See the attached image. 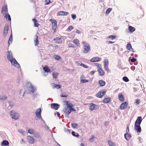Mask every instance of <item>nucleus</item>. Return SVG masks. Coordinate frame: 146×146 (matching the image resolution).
<instances>
[{"mask_svg": "<svg viewBox=\"0 0 146 146\" xmlns=\"http://www.w3.org/2000/svg\"><path fill=\"white\" fill-rule=\"evenodd\" d=\"M135 129L138 132H140L141 131V127L140 125H135Z\"/></svg>", "mask_w": 146, "mask_h": 146, "instance_id": "18", "label": "nucleus"}, {"mask_svg": "<svg viewBox=\"0 0 146 146\" xmlns=\"http://www.w3.org/2000/svg\"><path fill=\"white\" fill-rule=\"evenodd\" d=\"M5 17L6 18L7 20L8 21H11V18L10 15L8 13L5 14Z\"/></svg>", "mask_w": 146, "mask_h": 146, "instance_id": "32", "label": "nucleus"}, {"mask_svg": "<svg viewBox=\"0 0 146 146\" xmlns=\"http://www.w3.org/2000/svg\"><path fill=\"white\" fill-rule=\"evenodd\" d=\"M81 146H84V145L83 143H82L80 144Z\"/></svg>", "mask_w": 146, "mask_h": 146, "instance_id": "64", "label": "nucleus"}, {"mask_svg": "<svg viewBox=\"0 0 146 146\" xmlns=\"http://www.w3.org/2000/svg\"><path fill=\"white\" fill-rule=\"evenodd\" d=\"M76 33H77L80 34L81 33V32L80 31L76 29Z\"/></svg>", "mask_w": 146, "mask_h": 146, "instance_id": "59", "label": "nucleus"}, {"mask_svg": "<svg viewBox=\"0 0 146 146\" xmlns=\"http://www.w3.org/2000/svg\"><path fill=\"white\" fill-rule=\"evenodd\" d=\"M72 126L73 128H77L78 127V124L76 123H72Z\"/></svg>", "mask_w": 146, "mask_h": 146, "instance_id": "38", "label": "nucleus"}, {"mask_svg": "<svg viewBox=\"0 0 146 146\" xmlns=\"http://www.w3.org/2000/svg\"><path fill=\"white\" fill-rule=\"evenodd\" d=\"M8 12V11L7 5H6L4 6H3L2 8L1 13H7Z\"/></svg>", "mask_w": 146, "mask_h": 146, "instance_id": "15", "label": "nucleus"}, {"mask_svg": "<svg viewBox=\"0 0 146 146\" xmlns=\"http://www.w3.org/2000/svg\"><path fill=\"white\" fill-rule=\"evenodd\" d=\"M128 105V103L127 102H125L122 103L120 106V109L121 110H123L127 108Z\"/></svg>", "mask_w": 146, "mask_h": 146, "instance_id": "8", "label": "nucleus"}, {"mask_svg": "<svg viewBox=\"0 0 146 146\" xmlns=\"http://www.w3.org/2000/svg\"><path fill=\"white\" fill-rule=\"evenodd\" d=\"M13 41V37L12 35L11 34L9 38L8 41V44L9 45H10V44Z\"/></svg>", "mask_w": 146, "mask_h": 146, "instance_id": "28", "label": "nucleus"}, {"mask_svg": "<svg viewBox=\"0 0 146 146\" xmlns=\"http://www.w3.org/2000/svg\"><path fill=\"white\" fill-rule=\"evenodd\" d=\"M111 100V98L108 97L107 98H105L103 100V102L104 104L109 103Z\"/></svg>", "mask_w": 146, "mask_h": 146, "instance_id": "20", "label": "nucleus"}, {"mask_svg": "<svg viewBox=\"0 0 146 146\" xmlns=\"http://www.w3.org/2000/svg\"><path fill=\"white\" fill-rule=\"evenodd\" d=\"M95 65L97 67L98 70L101 69V66L100 64L96 63L95 64Z\"/></svg>", "mask_w": 146, "mask_h": 146, "instance_id": "40", "label": "nucleus"}, {"mask_svg": "<svg viewBox=\"0 0 146 146\" xmlns=\"http://www.w3.org/2000/svg\"><path fill=\"white\" fill-rule=\"evenodd\" d=\"M126 132V133L124 134V137L125 139L127 140V138L126 136L127 135H128V134L129 132V126L128 125L127 126Z\"/></svg>", "mask_w": 146, "mask_h": 146, "instance_id": "26", "label": "nucleus"}, {"mask_svg": "<svg viewBox=\"0 0 146 146\" xmlns=\"http://www.w3.org/2000/svg\"><path fill=\"white\" fill-rule=\"evenodd\" d=\"M7 97L5 96H0V99L1 100H5L7 99Z\"/></svg>", "mask_w": 146, "mask_h": 146, "instance_id": "43", "label": "nucleus"}, {"mask_svg": "<svg viewBox=\"0 0 146 146\" xmlns=\"http://www.w3.org/2000/svg\"><path fill=\"white\" fill-rule=\"evenodd\" d=\"M74 131H72V134L73 136L76 137H78L79 136V135L78 133H77L76 135Z\"/></svg>", "mask_w": 146, "mask_h": 146, "instance_id": "49", "label": "nucleus"}, {"mask_svg": "<svg viewBox=\"0 0 146 146\" xmlns=\"http://www.w3.org/2000/svg\"><path fill=\"white\" fill-rule=\"evenodd\" d=\"M95 138V137L94 135L91 136V138L89 139V140L91 141V142H93L94 141V140H92V139H94Z\"/></svg>", "mask_w": 146, "mask_h": 146, "instance_id": "54", "label": "nucleus"}, {"mask_svg": "<svg viewBox=\"0 0 146 146\" xmlns=\"http://www.w3.org/2000/svg\"><path fill=\"white\" fill-rule=\"evenodd\" d=\"M52 84L54 88L59 89L60 88V85L54 83H53Z\"/></svg>", "mask_w": 146, "mask_h": 146, "instance_id": "30", "label": "nucleus"}, {"mask_svg": "<svg viewBox=\"0 0 146 146\" xmlns=\"http://www.w3.org/2000/svg\"><path fill=\"white\" fill-rule=\"evenodd\" d=\"M36 38L34 40L35 44V46H36L38 45L39 44V42L38 40V37L37 35L36 36Z\"/></svg>", "mask_w": 146, "mask_h": 146, "instance_id": "27", "label": "nucleus"}, {"mask_svg": "<svg viewBox=\"0 0 146 146\" xmlns=\"http://www.w3.org/2000/svg\"><path fill=\"white\" fill-rule=\"evenodd\" d=\"M65 105L67 106V108H65L63 110V111L66 114H69L72 111H75L76 110L73 108L74 105L71 104L68 101H64Z\"/></svg>", "mask_w": 146, "mask_h": 146, "instance_id": "1", "label": "nucleus"}, {"mask_svg": "<svg viewBox=\"0 0 146 146\" xmlns=\"http://www.w3.org/2000/svg\"><path fill=\"white\" fill-rule=\"evenodd\" d=\"M58 73H57L56 72H54L52 73V75L53 77L55 78H56L58 77Z\"/></svg>", "mask_w": 146, "mask_h": 146, "instance_id": "34", "label": "nucleus"}, {"mask_svg": "<svg viewBox=\"0 0 146 146\" xmlns=\"http://www.w3.org/2000/svg\"><path fill=\"white\" fill-rule=\"evenodd\" d=\"M104 65H108V59H105L104 60Z\"/></svg>", "mask_w": 146, "mask_h": 146, "instance_id": "44", "label": "nucleus"}, {"mask_svg": "<svg viewBox=\"0 0 146 146\" xmlns=\"http://www.w3.org/2000/svg\"><path fill=\"white\" fill-rule=\"evenodd\" d=\"M74 43L78 46H80V41L78 40L77 39H74L73 41Z\"/></svg>", "mask_w": 146, "mask_h": 146, "instance_id": "25", "label": "nucleus"}, {"mask_svg": "<svg viewBox=\"0 0 146 146\" xmlns=\"http://www.w3.org/2000/svg\"><path fill=\"white\" fill-rule=\"evenodd\" d=\"M50 21L52 22V28L54 31L56 30L57 25V22L55 20L51 19H50Z\"/></svg>", "mask_w": 146, "mask_h": 146, "instance_id": "6", "label": "nucleus"}, {"mask_svg": "<svg viewBox=\"0 0 146 146\" xmlns=\"http://www.w3.org/2000/svg\"><path fill=\"white\" fill-rule=\"evenodd\" d=\"M112 10V8H109L107 10L106 13L107 14H109L111 11Z\"/></svg>", "mask_w": 146, "mask_h": 146, "instance_id": "46", "label": "nucleus"}, {"mask_svg": "<svg viewBox=\"0 0 146 146\" xmlns=\"http://www.w3.org/2000/svg\"><path fill=\"white\" fill-rule=\"evenodd\" d=\"M59 105L57 104L53 103L51 104V108L55 110H57L58 108Z\"/></svg>", "mask_w": 146, "mask_h": 146, "instance_id": "14", "label": "nucleus"}, {"mask_svg": "<svg viewBox=\"0 0 146 146\" xmlns=\"http://www.w3.org/2000/svg\"><path fill=\"white\" fill-rule=\"evenodd\" d=\"M34 130L33 129H29L28 130V132L31 134H33L34 132Z\"/></svg>", "mask_w": 146, "mask_h": 146, "instance_id": "41", "label": "nucleus"}, {"mask_svg": "<svg viewBox=\"0 0 146 146\" xmlns=\"http://www.w3.org/2000/svg\"><path fill=\"white\" fill-rule=\"evenodd\" d=\"M123 79L125 82H127L129 81L128 78L126 76L124 77L123 78Z\"/></svg>", "mask_w": 146, "mask_h": 146, "instance_id": "47", "label": "nucleus"}, {"mask_svg": "<svg viewBox=\"0 0 146 146\" xmlns=\"http://www.w3.org/2000/svg\"><path fill=\"white\" fill-rule=\"evenodd\" d=\"M35 137H36L38 138H41L40 136L38 135H36V136H35Z\"/></svg>", "mask_w": 146, "mask_h": 146, "instance_id": "60", "label": "nucleus"}, {"mask_svg": "<svg viewBox=\"0 0 146 146\" xmlns=\"http://www.w3.org/2000/svg\"><path fill=\"white\" fill-rule=\"evenodd\" d=\"M114 42H113L112 41H109L108 42V43L109 44H112V43H113Z\"/></svg>", "mask_w": 146, "mask_h": 146, "instance_id": "63", "label": "nucleus"}, {"mask_svg": "<svg viewBox=\"0 0 146 146\" xmlns=\"http://www.w3.org/2000/svg\"><path fill=\"white\" fill-rule=\"evenodd\" d=\"M8 54L7 55L8 59L11 62L12 65L17 67H19L20 66V65L15 59L13 58L12 53L9 51H8Z\"/></svg>", "mask_w": 146, "mask_h": 146, "instance_id": "2", "label": "nucleus"}, {"mask_svg": "<svg viewBox=\"0 0 146 146\" xmlns=\"http://www.w3.org/2000/svg\"><path fill=\"white\" fill-rule=\"evenodd\" d=\"M28 142L30 144H33L34 143V140L33 137L31 136H28L27 137Z\"/></svg>", "mask_w": 146, "mask_h": 146, "instance_id": "10", "label": "nucleus"}, {"mask_svg": "<svg viewBox=\"0 0 146 146\" xmlns=\"http://www.w3.org/2000/svg\"><path fill=\"white\" fill-rule=\"evenodd\" d=\"M128 29L129 31L131 32H133L135 31V29L134 27H132L131 26H129V27Z\"/></svg>", "mask_w": 146, "mask_h": 146, "instance_id": "29", "label": "nucleus"}, {"mask_svg": "<svg viewBox=\"0 0 146 146\" xmlns=\"http://www.w3.org/2000/svg\"><path fill=\"white\" fill-rule=\"evenodd\" d=\"M4 145H7L9 144V142L7 140H4L1 143V144Z\"/></svg>", "mask_w": 146, "mask_h": 146, "instance_id": "37", "label": "nucleus"}, {"mask_svg": "<svg viewBox=\"0 0 146 146\" xmlns=\"http://www.w3.org/2000/svg\"><path fill=\"white\" fill-rule=\"evenodd\" d=\"M73 28L72 26H70L68 27L67 30L69 32H70L73 29Z\"/></svg>", "mask_w": 146, "mask_h": 146, "instance_id": "45", "label": "nucleus"}, {"mask_svg": "<svg viewBox=\"0 0 146 146\" xmlns=\"http://www.w3.org/2000/svg\"><path fill=\"white\" fill-rule=\"evenodd\" d=\"M98 71L99 73L101 75L103 76L104 74V70L101 68L98 70Z\"/></svg>", "mask_w": 146, "mask_h": 146, "instance_id": "31", "label": "nucleus"}, {"mask_svg": "<svg viewBox=\"0 0 146 146\" xmlns=\"http://www.w3.org/2000/svg\"><path fill=\"white\" fill-rule=\"evenodd\" d=\"M83 78L82 77H81V81L82 83L88 82L89 81L88 80H83Z\"/></svg>", "mask_w": 146, "mask_h": 146, "instance_id": "39", "label": "nucleus"}, {"mask_svg": "<svg viewBox=\"0 0 146 146\" xmlns=\"http://www.w3.org/2000/svg\"><path fill=\"white\" fill-rule=\"evenodd\" d=\"M94 71H91L90 72V74L91 75H93V74H94Z\"/></svg>", "mask_w": 146, "mask_h": 146, "instance_id": "61", "label": "nucleus"}, {"mask_svg": "<svg viewBox=\"0 0 146 146\" xmlns=\"http://www.w3.org/2000/svg\"><path fill=\"white\" fill-rule=\"evenodd\" d=\"M18 131L22 134H23L24 132H25L22 129L19 130H18Z\"/></svg>", "mask_w": 146, "mask_h": 146, "instance_id": "58", "label": "nucleus"}, {"mask_svg": "<svg viewBox=\"0 0 146 146\" xmlns=\"http://www.w3.org/2000/svg\"><path fill=\"white\" fill-rule=\"evenodd\" d=\"M68 46L69 47H74V45L71 43H70L69 44H68Z\"/></svg>", "mask_w": 146, "mask_h": 146, "instance_id": "55", "label": "nucleus"}, {"mask_svg": "<svg viewBox=\"0 0 146 146\" xmlns=\"http://www.w3.org/2000/svg\"><path fill=\"white\" fill-rule=\"evenodd\" d=\"M107 90L106 89L102 90L98 92L96 94V96L98 98H101L106 94Z\"/></svg>", "mask_w": 146, "mask_h": 146, "instance_id": "4", "label": "nucleus"}, {"mask_svg": "<svg viewBox=\"0 0 146 146\" xmlns=\"http://www.w3.org/2000/svg\"><path fill=\"white\" fill-rule=\"evenodd\" d=\"M55 58L57 60H59L60 59V57L58 55H55L54 56Z\"/></svg>", "mask_w": 146, "mask_h": 146, "instance_id": "50", "label": "nucleus"}, {"mask_svg": "<svg viewBox=\"0 0 146 146\" xmlns=\"http://www.w3.org/2000/svg\"><path fill=\"white\" fill-rule=\"evenodd\" d=\"M142 119L141 117L139 116L137 118V120L136 121L135 123V125H140L142 121Z\"/></svg>", "mask_w": 146, "mask_h": 146, "instance_id": "13", "label": "nucleus"}, {"mask_svg": "<svg viewBox=\"0 0 146 146\" xmlns=\"http://www.w3.org/2000/svg\"><path fill=\"white\" fill-rule=\"evenodd\" d=\"M58 15H67L69 14V13L67 12L61 11L59 12Z\"/></svg>", "mask_w": 146, "mask_h": 146, "instance_id": "17", "label": "nucleus"}, {"mask_svg": "<svg viewBox=\"0 0 146 146\" xmlns=\"http://www.w3.org/2000/svg\"><path fill=\"white\" fill-rule=\"evenodd\" d=\"M118 98L120 101L123 102L125 100L124 97L121 94L119 93L118 95Z\"/></svg>", "mask_w": 146, "mask_h": 146, "instance_id": "23", "label": "nucleus"}, {"mask_svg": "<svg viewBox=\"0 0 146 146\" xmlns=\"http://www.w3.org/2000/svg\"><path fill=\"white\" fill-rule=\"evenodd\" d=\"M27 84L28 85V86H29V88H30V90L31 92H33L35 91V89H34V88L33 86L31 84V83L29 82H28L27 83Z\"/></svg>", "mask_w": 146, "mask_h": 146, "instance_id": "19", "label": "nucleus"}, {"mask_svg": "<svg viewBox=\"0 0 146 146\" xmlns=\"http://www.w3.org/2000/svg\"><path fill=\"white\" fill-rule=\"evenodd\" d=\"M41 109L40 108H38L36 110L35 112L36 115L39 119L41 117Z\"/></svg>", "mask_w": 146, "mask_h": 146, "instance_id": "11", "label": "nucleus"}, {"mask_svg": "<svg viewBox=\"0 0 146 146\" xmlns=\"http://www.w3.org/2000/svg\"><path fill=\"white\" fill-rule=\"evenodd\" d=\"M99 108L98 106L97 105L92 103L90 104L89 109L91 110H97Z\"/></svg>", "mask_w": 146, "mask_h": 146, "instance_id": "7", "label": "nucleus"}, {"mask_svg": "<svg viewBox=\"0 0 146 146\" xmlns=\"http://www.w3.org/2000/svg\"><path fill=\"white\" fill-rule=\"evenodd\" d=\"M78 63V65L80 66H81L82 67H83L85 68H88V66L85 65L84 64H82V63Z\"/></svg>", "mask_w": 146, "mask_h": 146, "instance_id": "36", "label": "nucleus"}, {"mask_svg": "<svg viewBox=\"0 0 146 146\" xmlns=\"http://www.w3.org/2000/svg\"><path fill=\"white\" fill-rule=\"evenodd\" d=\"M34 23V26L36 27H38L39 25V24L37 23V21L35 19H32Z\"/></svg>", "mask_w": 146, "mask_h": 146, "instance_id": "24", "label": "nucleus"}, {"mask_svg": "<svg viewBox=\"0 0 146 146\" xmlns=\"http://www.w3.org/2000/svg\"><path fill=\"white\" fill-rule=\"evenodd\" d=\"M116 36L111 35L109 36V38L111 40H113L116 37Z\"/></svg>", "mask_w": 146, "mask_h": 146, "instance_id": "42", "label": "nucleus"}, {"mask_svg": "<svg viewBox=\"0 0 146 146\" xmlns=\"http://www.w3.org/2000/svg\"><path fill=\"white\" fill-rule=\"evenodd\" d=\"M71 16L72 18V19L74 20L76 19V16L75 14H72L71 15Z\"/></svg>", "mask_w": 146, "mask_h": 146, "instance_id": "52", "label": "nucleus"}, {"mask_svg": "<svg viewBox=\"0 0 146 146\" xmlns=\"http://www.w3.org/2000/svg\"><path fill=\"white\" fill-rule=\"evenodd\" d=\"M136 59L135 58H132L131 59V61L132 62H134L135 61H136Z\"/></svg>", "mask_w": 146, "mask_h": 146, "instance_id": "57", "label": "nucleus"}, {"mask_svg": "<svg viewBox=\"0 0 146 146\" xmlns=\"http://www.w3.org/2000/svg\"><path fill=\"white\" fill-rule=\"evenodd\" d=\"M45 5H48L51 3V1L50 0H45Z\"/></svg>", "mask_w": 146, "mask_h": 146, "instance_id": "51", "label": "nucleus"}, {"mask_svg": "<svg viewBox=\"0 0 146 146\" xmlns=\"http://www.w3.org/2000/svg\"><path fill=\"white\" fill-rule=\"evenodd\" d=\"M53 40L55 42L59 44L61 43L62 42L61 39L58 37L54 38Z\"/></svg>", "mask_w": 146, "mask_h": 146, "instance_id": "16", "label": "nucleus"}, {"mask_svg": "<svg viewBox=\"0 0 146 146\" xmlns=\"http://www.w3.org/2000/svg\"><path fill=\"white\" fill-rule=\"evenodd\" d=\"M98 84L100 86H103L106 84V82L105 81L102 80H99L98 82Z\"/></svg>", "mask_w": 146, "mask_h": 146, "instance_id": "21", "label": "nucleus"}, {"mask_svg": "<svg viewBox=\"0 0 146 146\" xmlns=\"http://www.w3.org/2000/svg\"><path fill=\"white\" fill-rule=\"evenodd\" d=\"M9 25H6L4 28L3 32V35L4 36H5L7 35Z\"/></svg>", "mask_w": 146, "mask_h": 146, "instance_id": "9", "label": "nucleus"}, {"mask_svg": "<svg viewBox=\"0 0 146 146\" xmlns=\"http://www.w3.org/2000/svg\"><path fill=\"white\" fill-rule=\"evenodd\" d=\"M84 47L83 52L84 53H87L90 49V44L86 42L85 41L82 42Z\"/></svg>", "mask_w": 146, "mask_h": 146, "instance_id": "3", "label": "nucleus"}, {"mask_svg": "<svg viewBox=\"0 0 146 146\" xmlns=\"http://www.w3.org/2000/svg\"><path fill=\"white\" fill-rule=\"evenodd\" d=\"M100 58L98 57H94L90 60V61L92 62H99L101 60Z\"/></svg>", "mask_w": 146, "mask_h": 146, "instance_id": "12", "label": "nucleus"}, {"mask_svg": "<svg viewBox=\"0 0 146 146\" xmlns=\"http://www.w3.org/2000/svg\"><path fill=\"white\" fill-rule=\"evenodd\" d=\"M108 65H104V67L105 69L108 72H110V70L108 67Z\"/></svg>", "mask_w": 146, "mask_h": 146, "instance_id": "48", "label": "nucleus"}, {"mask_svg": "<svg viewBox=\"0 0 146 146\" xmlns=\"http://www.w3.org/2000/svg\"><path fill=\"white\" fill-rule=\"evenodd\" d=\"M140 100L139 99H137L136 100V103L137 105L139 104L140 103Z\"/></svg>", "mask_w": 146, "mask_h": 146, "instance_id": "56", "label": "nucleus"}, {"mask_svg": "<svg viewBox=\"0 0 146 146\" xmlns=\"http://www.w3.org/2000/svg\"><path fill=\"white\" fill-rule=\"evenodd\" d=\"M57 115L58 117H60V114L59 112H57Z\"/></svg>", "mask_w": 146, "mask_h": 146, "instance_id": "62", "label": "nucleus"}, {"mask_svg": "<svg viewBox=\"0 0 146 146\" xmlns=\"http://www.w3.org/2000/svg\"><path fill=\"white\" fill-rule=\"evenodd\" d=\"M68 95L67 94H65L64 93H62L61 95V97H67L68 96Z\"/></svg>", "mask_w": 146, "mask_h": 146, "instance_id": "53", "label": "nucleus"}, {"mask_svg": "<svg viewBox=\"0 0 146 146\" xmlns=\"http://www.w3.org/2000/svg\"><path fill=\"white\" fill-rule=\"evenodd\" d=\"M10 115L12 118L15 119H17L19 118V114L14 111H11Z\"/></svg>", "mask_w": 146, "mask_h": 146, "instance_id": "5", "label": "nucleus"}, {"mask_svg": "<svg viewBox=\"0 0 146 146\" xmlns=\"http://www.w3.org/2000/svg\"><path fill=\"white\" fill-rule=\"evenodd\" d=\"M126 47L127 49L129 50H131L132 49V46L129 43H128Z\"/></svg>", "mask_w": 146, "mask_h": 146, "instance_id": "35", "label": "nucleus"}, {"mask_svg": "<svg viewBox=\"0 0 146 146\" xmlns=\"http://www.w3.org/2000/svg\"><path fill=\"white\" fill-rule=\"evenodd\" d=\"M108 143L109 145L110 146H116L115 144L111 141L109 140L108 141Z\"/></svg>", "mask_w": 146, "mask_h": 146, "instance_id": "33", "label": "nucleus"}, {"mask_svg": "<svg viewBox=\"0 0 146 146\" xmlns=\"http://www.w3.org/2000/svg\"><path fill=\"white\" fill-rule=\"evenodd\" d=\"M43 69L44 71L46 72H50V69L47 66H45L43 68Z\"/></svg>", "mask_w": 146, "mask_h": 146, "instance_id": "22", "label": "nucleus"}]
</instances>
